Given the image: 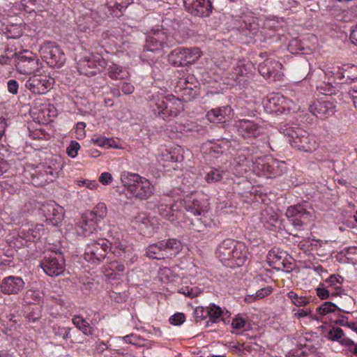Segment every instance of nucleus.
<instances>
[{
	"label": "nucleus",
	"mask_w": 357,
	"mask_h": 357,
	"mask_svg": "<svg viewBox=\"0 0 357 357\" xmlns=\"http://www.w3.org/2000/svg\"><path fill=\"white\" fill-rule=\"evenodd\" d=\"M185 317L184 314L177 312V313L174 314V315H172L169 318V321L170 324L175 325V326H178V325L182 324L185 321Z\"/></svg>",
	"instance_id": "6e6d98bb"
},
{
	"label": "nucleus",
	"mask_w": 357,
	"mask_h": 357,
	"mask_svg": "<svg viewBox=\"0 0 357 357\" xmlns=\"http://www.w3.org/2000/svg\"><path fill=\"white\" fill-rule=\"evenodd\" d=\"M180 292L190 298L195 297L197 295V293L195 292L192 288H190L189 287L181 288Z\"/></svg>",
	"instance_id": "338daca9"
},
{
	"label": "nucleus",
	"mask_w": 357,
	"mask_h": 357,
	"mask_svg": "<svg viewBox=\"0 0 357 357\" xmlns=\"http://www.w3.org/2000/svg\"><path fill=\"white\" fill-rule=\"evenodd\" d=\"M53 78L46 75H36L29 78L26 82V87L32 93L36 94H45L53 86Z\"/></svg>",
	"instance_id": "4468645a"
},
{
	"label": "nucleus",
	"mask_w": 357,
	"mask_h": 357,
	"mask_svg": "<svg viewBox=\"0 0 357 357\" xmlns=\"http://www.w3.org/2000/svg\"><path fill=\"white\" fill-rule=\"evenodd\" d=\"M111 242L105 238H99L89 243L85 248L84 259L93 264H99L108 254Z\"/></svg>",
	"instance_id": "39448f33"
},
{
	"label": "nucleus",
	"mask_w": 357,
	"mask_h": 357,
	"mask_svg": "<svg viewBox=\"0 0 357 357\" xmlns=\"http://www.w3.org/2000/svg\"><path fill=\"white\" fill-rule=\"evenodd\" d=\"M343 278L339 275H331L328 278L325 280L328 284V287H334L335 291L331 293L332 296H340L342 294V289L340 287H337V284H342L343 282Z\"/></svg>",
	"instance_id": "2f4dec72"
},
{
	"label": "nucleus",
	"mask_w": 357,
	"mask_h": 357,
	"mask_svg": "<svg viewBox=\"0 0 357 357\" xmlns=\"http://www.w3.org/2000/svg\"><path fill=\"white\" fill-rule=\"evenodd\" d=\"M24 316L29 323H35L41 318V312L39 307L35 306L24 312Z\"/></svg>",
	"instance_id": "58836bf2"
},
{
	"label": "nucleus",
	"mask_w": 357,
	"mask_h": 357,
	"mask_svg": "<svg viewBox=\"0 0 357 357\" xmlns=\"http://www.w3.org/2000/svg\"><path fill=\"white\" fill-rule=\"evenodd\" d=\"M166 258L174 257L182 250V243L176 238H169L162 241Z\"/></svg>",
	"instance_id": "cd10ccee"
},
{
	"label": "nucleus",
	"mask_w": 357,
	"mask_h": 357,
	"mask_svg": "<svg viewBox=\"0 0 357 357\" xmlns=\"http://www.w3.org/2000/svg\"><path fill=\"white\" fill-rule=\"evenodd\" d=\"M64 211L61 206H59L55 210V213H52L51 216L49 217L47 220H45L47 225H51L54 227H58L63 220Z\"/></svg>",
	"instance_id": "f704fd0d"
},
{
	"label": "nucleus",
	"mask_w": 357,
	"mask_h": 357,
	"mask_svg": "<svg viewBox=\"0 0 357 357\" xmlns=\"http://www.w3.org/2000/svg\"><path fill=\"white\" fill-rule=\"evenodd\" d=\"M15 63L17 70L22 75L35 73L41 68V62L31 52L24 50L15 55Z\"/></svg>",
	"instance_id": "423d86ee"
},
{
	"label": "nucleus",
	"mask_w": 357,
	"mask_h": 357,
	"mask_svg": "<svg viewBox=\"0 0 357 357\" xmlns=\"http://www.w3.org/2000/svg\"><path fill=\"white\" fill-rule=\"evenodd\" d=\"M226 75L225 78L228 79L226 82L227 84L234 85L235 83L241 84L240 77H238L237 74H236L235 67L233 68L231 72L227 73Z\"/></svg>",
	"instance_id": "864d4df0"
},
{
	"label": "nucleus",
	"mask_w": 357,
	"mask_h": 357,
	"mask_svg": "<svg viewBox=\"0 0 357 357\" xmlns=\"http://www.w3.org/2000/svg\"><path fill=\"white\" fill-rule=\"evenodd\" d=\"M148 105L151 112L163 120L177 116L183 110V105L178 98L173 97L166 100L163 96L156 93L149 98Z\"/></svg>",
	"instance_id": "f257e3e1"
},
{
	"label": "nucleus",
	"mask_w": 357,
	"mask_h": 357,
	"mask_svg": "<svg viewBox=\"0 0 357 357\" xmlns=\"http://www.w3.org/2000/svg\"><path fill=\"white\" fill-rule=\"evenodd\" d=\"M222 173L220 169L210 167L206 172L205 180L208 183L220 181L222 178Z\"/></svg>",
	"instance_id": "e433bc0d"
},
{
	"label": "nucleus",
	"mask_w": 357,
	"mask_h": 357,
	"mask_svg": "<svg viewBox=\"0 0 357 357\" xmlns=\"http://www.w3.org/2000/svg\"><path fill=\"white\" fill-rule=\"evenodd\" d=\"M344 331L338 327H333L328 332V338L333 341H340L344 336Z\"/></svg>",
	"instance_id": "3c124183"
},
{
	"label": "nucleus",
	"mask_w": 357,
	"mask_h": 357,
	"mask_svg": "<svg viewBox=\"0 0 357 357\" xmlns=\"http://www.w3.org/2000/svg\"><path fill=\"white\" fill-rule=\"evenodd\" d=\"M86 127V123L84 122H78L76 124V132L81 137H84L85 135L84 128Z\"/></svg>",
	"instance_id": "774afa93"
},
{
	"label": "nucleus",
	"mask_w": 357,
	"mask_h": 357,
	"mask_svg": "<svg viewBox=\"0 0 357 357\" xmlns=\"http://www.w3.org/2000/svg\"><path fill=\"white\" fill-rule=\"evenodd\" d=\"M173 45V39L164 30H151L146 37V44L142 56L153 61L162 54L164 47Z\"/></svg>",
	"instance_id": "f03ea898"
},
{
	"label": "nucleus",
	"mask_w": 357,
	"mask_h": 357,
	"mask_svg": "<svg viewBox=\"0 0 357 357\" xmlns=\"http://www.w3.org/2000/svg\"><path fill=\"white\" fill-rule=\"evenodd\" d=\"M192 229L198 232L203 231L206 227V225L203 222L201 218H195L191 222Z\"/></svg>",
	"instance_id": "5fc2aeb1"
},
{
	"label": "nucleus",
	"mask_w": 357,
	"mask_h": 357,
	"mask_svg": "<svg viewBox=\"0 0 357 357\" xmlns=\"http://www.w3.org/2000/svg\"><path fill=\"white\" fill-rule=\"evenodd\" d=\"M135 227L144 236H152L158 229V222L155 218H149L144 213H139L133 220Z\"/></svg>",
	"instance_id": "2eb2a0df"
},
{
	"label": "nucleus",
	"mask_w": 357,
	"mask_h": 357,
	"mask_svg": "<svg viewBox=\"0 0 357 357\" xmlns=\"http://www.w3.org/2000/svg\"><path fill=\"white\" fill-rule=\"evenodd\" d=\"M282 64L273 59H268L258 66L259 73L265 78L278 79L280 76Z\"/></svg>",
	"instance_id": "f3484780"
},
{
	"label": "nucleus",
	"mask_w": 357,
	"mask_h": 357,
	"mask_svg": "<svg viewBox=\"0 0 357 357\" xmlns=\"http://www.w3.org/2000/svg\"><path fill=\"white\" fill-rule=\"evenodd\" d=\"M337 79L342 83H348V81L354 82L357 80V66L344 65L342 70L337 73Z\"/></svg>",
	"instance_id": "a878e982"
},
{
	"label": "nucleus",
	"mask_w": 357,
	"mask_h": 357,
	"mask_svg": "<svg viewBox=\"0 0 357 357\" xmlns=\"http://www.w3.org/2000/svg\"><path fill=\"white\" fill-rule=\"evenodd\" d=\"M107 75L114 80H127L130 74L128 71L123 67L112 63L107 68Z\"/></svg>",
	"instance_id": "c85d7f7f"
},
{
	"label": "nucleus",
	"mask_w": 357,
	"mask_h": 357,
	"mask_svg": "<svg viewBox=\"0 0 357 357\" xmlns=\"http://www.w3.org/2000/svg\"><path fill=\"white\" fill-rule=\"evenodd\" d=\"M24 282L20 277L10 275L2 280L0 290L4 294H17L24 289Z\"/></svg>",
	"instance_id": "a211bd4d"
},
{
	"label": "nucleus",
	"mask_w": 357,
	"mask_h": 357,
	"mask_svg": "<svg viewBox=\"0 0 357 357\" xmlns=\"http://www.w3.org/2000/svg\"><path fill=\"white\" fill-rule=\"evenodd\" d=\"M39 52L43 59L50 67L60 68L66 62L64 53L54 43H45L40 47Z\"/></svg>",
	"instance_id": "0eeeda50"
},
{
	"label": "nucleus",
	"mask_w": 357,
	"mask_h": 357,
	"mask_svg": "<svg viewBox=\"0 0 357 357\" xmlns=\"http://www.w3.org/2000/svg\"><path fill=\"white\" fill-rule=\"evenodd\" d=\"M80 149L79 144L76 141H71L69 146L66 149V153L68 156L75 158L77 155L78 151Z\"/></svg>",
	"instance_id": "603ef678"
},
{
	"label": "nucleus",
	"mask_w": 357,
	"mask_h": 357,
	"mask_svg": "<svg viewBox=\"0 0 357 357\" xmlns=\"http://www.w3.org/2000/svg\"><path fill=\"white\" fill-rule=\"evenodd\" d=\"M236 241L227 238L223 240L218 245L216 250L217 257L222 261V264L226 265H231V262H228L231 257L234 248L236 244Z\"/></svg>",
	"instance_id": "4be33fe9"
},
{
	"label": "nucleus",
	"mask_w": 357,
	"mask_h": 357,
	"mask_svg": "<svg viewBox=\"0 0 357 357\" xmlns=\"http://www.w3.org/2000/svg\"><path fill=\"white\" fill-rule=\"evenodd\" d=\"M283 253H287V252L280 248H273L268 252L267 259L268 260V262L274 266L275 268H277L278 265H280L282 259L284 257Z\"/></svg>",
	"instance_id": "7c9ffc66"
},
{
	"label": "nucleus",
	"mask_w": 357,
	"mask_h": 357,
	"mask_svg": "<svg viewBox=\"0 0 357 357\" xmlns=\"http://www.w3.org/2000/svg\"><path fill=\"white\" fill-rule=\"evenodd\" d=\"M107 210L104 203L98 204L93 209L82 218L81 226L85 236L96 230L98 223L107 215Z\"/></svg>",
	"instance_id": "9d476101"
},
{
	"label": "nucleus",
	"mask_w": 357,
	"mask_h": 357,
	"mask_svg": "<svg viewBox=\"0 0 357 357\" xmlns=\"http://www.w3.org/2000/svg\"><path fill=\"white\" fill-rule=\"evenodd\" d=\"M260 220L266 229L271 230L275 227L278 217L272 208L266 207L261 211Z\"/></svg>",
	"instance_id": "bb28decb"
},
{
	"label": "nucleus",
	"mask_w": 357,
	"mask_h": 357,
	"mask_svg": "<svg viewBox=\"0 0 357 357\" xmlns=\"http://www.w3.org/2000/svg\"><path fill=\"white\" fill-rule=\"evenodd\" d=\"M208 312H209V314L208 316L209 319L208 321H206V327L210 326V323H217L220 320H222V321L226 323L225 319L228 318L230 316V313L228 311L224 312V311L222 310L220 307L216 305L214 303H211L208 306Z\"/></svg>",
	"instance_id": "393cba45"
},
{
	"label": "nucleus",
	"mask_w": 357,
	"mask_h": 357,
	"mask_svg": "<svg viewBox=\"0 0 357 357\" xmlns=\"http://www.w3.org/2000/svg\"><path fill=\"white\" fill-rule=\"evenodd\" d=\"M183 204L182 199L174 202V204L168 205L165 203H160L158 206V213L164 219L174 222L178 220L182 214Z\"/></svg>",
	"instance_id": "dca6fc26"
},
{
	"label": "nucleus",
	"mask_w": 357,
	"mask_h": 357,
	"mask_svg": "<svg viewBox=\"0 0 357 357\" xmlns=\"http://www.w3.org/2000/svg\"><path fill=\"white\" fill-rule=\"evenodd\" d=\"M315 348L311 347L308 349V351H307L306 347L304 350H302L300 354H298V357H316L315 354Z\"/></svg>",
	"instance_id": "69168bd1"
},
{
	"label": "nucleus",
	"mask_w": 357,
	"mask_h": 357,
	"mask_svg": "<svg viewBox=\"0 0 357 357\" xmlns=\"http://www.w3.org/2000/svg\"><path fill=\"white\" fill-rule=\"evenodd\" d=\"M183 208L195 216H199L207 212L208 203L205 199L182 200Z\"/></svg>",
	"instance_id": "b1692460"
},
{
	"label": "nucleus",
	"mask_w": 357,
	"mask_h": 357,
	"mask_svg": "<svg viewBox=\"0 0 357 357\" xmlns=\"http://www.w3.org/2000/svg\"><path fill=\"white\" fill-rule=\"evenodd\" d=\"M335 310H339L345 313L349 312L347 311L340 310L335 303L332 302H325L321 306L317 308V311L321 315H325L329 312H335Z\"/></svg>",
	"instance_id": "ea45409f"
},
{
	"label": "nucleus",
	"mask_w": 357,
	"mask_h": 357,
	"mask_svg": "<svg viewBox=\"0 0 357 357\" xmlns=\"http://www.w3.org/2000/svg\"><path fill=\"white\" fill-rule=\"evenodd\" d=\"M317 296L322 300L326 299L330 296V293L326 289L324 284H319V287L316 289Z\"/></svg>",
	"instance_id": "13d9d810"
},
{
	"label": "nucleus",
	"mask_w": 357,
	"mask_h": 357,
	"mask_svg": "<svg viewBox=\"0 0 357 357\" xmlns=\"http://www.w3.org/2000/svg\"><path fill=\"white\" fill-rule=\"evenodd\" d=\"M283 255L284 256V257L282 259L280 265H278L276 269L283 270L287 273H290L295 268L294 259L287 252L283 253Z\"/></svg>",
	"instance_id": "72a5a7b5"
},
{
	"label": "nucleus",
	"mask_w": 357,
	"mask_h": 357,
	"mask_svg": "<svg viewBox=\"0 0 357 357\" xmlns=\"http://www.w3.org/2000/svg\"><path fill=\"white\" fill-rule=\"evenodd\" d=\"M41 174L43 176H46L45 181H52L54 178H56L58 176V170L57 168H53L50 165H43V169L40 171Z\"/></svg>",
	"instance_id": "79ce46f5"
},
{
	"label": "nucleus",
	"mask_w": 357,
	"mask_h": 357,
	"mask_svg": "<svg viewBox=\"0 0 357 357\" xmlns=\"http://www.w3.org/2000/svg\"><path fill=\"white\" fill-rule=\"evenodd\" d=\"M73 322L75 326L82 331L84 334L89 335L91 334V327L89 324L82 317L75 316L73 319Z\"/></svg>",
	"instance_id": "c9c22d12"
},
{
	"label": "nucleus",
	"mask_w": 357,
	"mask_h": 357,
	"mask_svg": "<svg viewBox=\"0 0 357 357\" xmlns=\"http://www.w3.org/2000/svg\"><path fill=\"white\" fill-rule=\"evenodd\" d=\"M59 206L56 205L55 203H47L42 206L40 211L43 215L45 217L46 220L51 216L52 213H55V210Z\"/></svg>",
	"instance_id": "49530a36"
},
{
	"label": "nucleus",
	"mask_w": 357,
	"mask_h": 357,
	"mask_svg": "<svg viewBox=\"0 0 357 357\" xmlns=\"http://www.w3.org/2000/svg\"><path fill=\"white\" fill-rule=\"evenodd\" d=\"M134 89H135V88H134L133 85L131 84L130 83L127 82H123L122 83L121 91L124 94H126V95L131 94L134 91Z\"/></svg>",
	"instance_id": "0e129e2a"
},
{
	"label": "nucleus",
	"mask_w": 357,
	"mask_h": 357,
	"mask_svg": "<svg viewBox=\"0 0 357 357\" xmlns=\"http://www.w3.org/2000/svg\"><path fill=\"white\" fill-rule=\"evenodd\" d=\"M335 105L328 100H317L310 106V111L314 115L328 117L335 112Z\"/></svg>",
	"instance_id": "5701e85b"
},
{
	"label": "nucleus",
	"mask_w": 357,
	"mask_h": 357,
	"mask_svg": "<svg viewBox=\"0 0 357 357\" xmlns=\"http://www.w3.org/2000/svg\"><path fill=\"white\" fill-rule=\"evenodd\" d=\"M43 227L42 225H36L34 229H29L25 235L27 241H35L40 238L43 234Z\"/></svg>",
	"instance_id": "4c0bfd02"
},
{
	"label": "nucleus",
	"mask_w": 357,
	"mask_h": 357,
	"mask_svg": "<svg viewBox=\"0 0 357 357\" xmlns=\"http://www.w3.org/2000/svg\"><path fill=\"white\" fill-rule=\"evenodd\" d=\"M128 4L129 3L124 1V0H109L107 1V5L109 8L118 10L120 12L125 10L128 7Z\"/></svg>",
	"instance_id": "8fccbe9b"
},
{
	"label": "nucleus",
	"mask_w": 357,
	"mask_h": 357,
	"mask_svg": "<svg viewBox=\"0 0 357 357\" xmlns=\"http://www.w3.org/2000/svg\"><path fill=\"white\" fill-rule=\"evenodd\" d=\"M91 141L99 146L101 147H112L114 141L112 139H109L103 136H94Z\"/></svg>",
	"instance_id": "37998d69"
},
{
	"label": "nucleus",
	"mask_w": 357,
	"mask_h": 357,
	"mask_svg": "<svg viewBox=\"0 0 357 357\" xmlns=\"http://www.w3.org/2000/svg\"><path fill=\"white\" fill-rule=\"evenodd\" d=\"M19 84L15 79H9L7 82L8 91L13 94L16 95L18 93Z\"/></svg>",
	"instance_id": "4d7b16f0"
},
{
	"label": "nucleus",
	"mask_w": 357,
	"mask_h": 357,
	"mask_svg": "<svg viewBox=\"0 0 357 357\" xmlns=\"http://www.w3.org/2000/svg\"><path fill=\"white\" fill-rule=\"evenodd\" d=\"M112 181V176L109 172H103L99 177V181L103 185H108Z\"/></svg>",
	"instance_id": "e2e57ef3"
},
{
	"label": "nucleus",
	"mask_w": 357,
	"mask_h": 357,
	"mask_svg": "<svg viewBox=\"0 0 357 357\" xmlns=\"http://www.w3.org/2000/svg\"><path fill=\"white\" fill-rule=\"evenodd\" d=\"M40 266L49 276L62 274L65 270V260L61 252L46 253L40 262Z\"/></svg>",
	"instance_id": "6e6552de"
},
{
	"label": "nucleus",
	"mask_w": 357,
	"mask_h": 357,
	"mask_svg": "<svg viewBox=\"0 0 357 357\" xmlns=\"http://www.w3.org/2000/svg\"><path fill=\"white\" fill-rule=\"evenodd\" d=\"M53 333L56 337H61L63 340L70 338V328L63 326H54Z\"/></svg>",
	"instance_id": "c03bdc74"
},
{
	"label": "nucleus",
	"mask_w": 357,
	"mask_h": 357,
	"mask_svg": "<svg viewBox=\"0 0 357 357\" xmlns=\"http://www.w3.org/2000/svg\"><path fill=\"white\" fill-rule=\"evenodd\" d=\"M208 314V306L206 307H204L202 306L197 307L194 311V316L197 321L206 319Z\"/></svg>",
	"instance_id": "09e8293b"
},
{
	"label": "nucleus",
	"mask_w": 357,
	"mask_h": 357,
	"mask_svg": "<svg viewBox=\"0 0 357 357\" xmlns=\"http://www.w3.org/2000/svg\"><path fill=\"white\" fill-rule=\"evenodd\" d=\"M235 69L236 74L238 75V77H239L241 80V84L247 82L252 75L244 65H238L235 67Z\"/></svg>",
	"instance_id": "a18cd8bd"
},
{
	"label": "nucleus",
	"mask_w": 357,
	"mask_h": 357,
	"mask_svg": "<svg viewBox=\"0 0 357 357\" xmlns=\"http://www.w3.org/2000/svg\"><path fill=\"white\" fill-rule=\"evenodd\" d=\"M212 10L211 0H192L188 7V10L192 15L200 17H208Z\"/></svg>",
	"instance_id": "aec40b11"
},
{
	"label": "nucleus",
	"mask_w": 357,
	"mask_h": 357,
	"mask_svg": "<svg viewBox=\"0 0 357 357\" xmlns=\"http://www.w3.org/2000/svg\"><path fill=\"white\" fill-rule=\"evenodd\" d=\"M288 297L291 300L292 303L298 306H305L309 303V299L305 296H298L297 294L291 291L287 294Z\"/></svg>",
	"instance_id": "a19ab883"
},
{
	"label": "nucleus",
	"mask_w": 357,
	"mask_h": 357,
	"mask_svg": "<svg viewBox=\"0 0 357 357\" xmlns=\"http://www.w3.org/2000/svg\"><path fill=\"white\" fill-rule=\"evenodd\" d=\"M121 179L127 191L136 199L146 200L153 194L150 181L137 174L124 172Z\"/></svg>",
	"instance_id": "7ed1b4c3"
},
{
	"label": "nucleus",
	"mask_w": 357,
	"mask_h": 357,
	"mask_svg": "<svg viewBox=\"0 0 357 357\" xmlns=\"http://www.w3.org/2000/svg\"><path fill=\"white\" fill-rule=\"evenodd\" d=\"M146 255L148 257L155 259L166 258L162 241L151 244L146 248Z\"/></svg>",
	"instance_id": "c756f323"
},
{
	"label": "nucleus",
	"mask_w": 357,
	"mask_h": 357,
	"mask_svg": "<svg viewBox=\"0 0 357 357\" xmlns=\"http://www.w3.org/2000/svg\"><path fill=\"white\" fill-rule=\"evenodd\" d=\"M288 136L289 142L294 149L304 152H312L317 149L318 144L314 137L310 136L304 130L299 128H287L283 132Z\"/></svg>",
	"instance_id": "20e7f679"
},
{
	"label": "nucleus",
	"mask_w": 357,
	"mask_h": 357,
	"mask_svg": "<svg viewBox=\"0 0 357 357\" xmlns=\"http://www.w3.org/2000/svg\"><path fill=\"white\" fill-rule=\"evenodd\" d=\"M231 326L235 329H241L245 326V320L241 317H237L232 320Z\"/></svg>",
	"instance_id": "052dcab7"
},
{
	"label": "nucleus",
	"mask_w": 357,
	"mask_h": 357,
	"mask_svg": "<svg viewBox=\"0 0 357 357\" xmlns=\"http://www.w3.org/2000/svg\"><path fill=\"white\" fill-rule=\"evenodd\" d=\"M272 291V288L271 287H266L264 288H261L258 290L255 294H246L245 296V301L246 303H252L257 299H261L264 297L268 296Z\"/></svg>",
	"instance_id": "473e14b6"
},
{
	"label": "nucleus",
	"mask_w": 357,
	"mask_h": 357,
	"mask_svg": "<svg viewBox=\"0 0 357 357\" xmlns=\"http://www.w3.org/2000/svg\"><path fill=\"white\" fill-rule=\"evenodd\" d=\"M234 113L232 108L229 106H224L211 109L207 113L208 119L213 123L226 122L234 117Z\"/></svg>",
	"instance_id": "412c9836"
},
{
	"label": "nucleus",
	"mask_w": 357,
	"mask_h": 357,
	"mask_svg": "<svg viewBox=\"0 0 357 357\" xmlns=\"http://www.w3.org/2000/svg\"><path fill=\"white\" fill-rule=\"evenodd\" d=\"M109 268L112 271L123 272L125 267L122 263L114 261L109 264Z\"/></svg>",
	"instance_id": "680f3d73"
},
{
	"label": "nucleus",
	"mask_w": 357,
	"mask_h": 357,
	"mask_svg": "<svg viewBox=\"0 0 357 357\" xmlns=\"http://www.w3.org/2000/svg\"><path fill=\"white\" fill-rule=\"evenodd\" d=\"M238 135L248 142H253L263 135L264 128L253 121L241 119L235 124Z\"/></svg>",
	"instance_id": "ddd939ff"
},
{
	"label": "nucleus",
	"mask_w": 357,
	"mask_h": 357,
	"mask_svg": "<svg viewBox=\"0 0 357 357\" xmlns=\"http://www.w3.org/2000/svg\"><path fill=\"white\" fill-rule=\"evenodd\" d=\"M311 208L307 202L289 206L286 216L294 227L300 228L306 224L312 216Z\"/></svg>",
	"instance_id": "9b49d317"
},
{
	"label": "nucleus",
	"mask_w": 357,
	"mask_h": 357,
	"mask_svg": "<svg viewBox=\"0 0 357 357\" xmlns=\"http://www.w3.org/2000/svg\"><path fill=\"white\" fill-rule=\"evenodd\" d=\"M248 255L249 252L247 246L244 243L237 241L231 257L228 261V262H231V265L227 266L231 268L241 266L248 260Z\"/></svg>",
	"instance_id": "6ab92c4d"
},
{
	"label": "nucleus",
	"mask_w": 357,
	"mask_h": 357,
	"mask_svg": "<svg viewBox=\"0 0 357 357\" xmlns=\"http://www.w3.org/2000/svg\"><path fill=\"white\" fill-rule=\"evenodd\" d=\"M126 247L121 243H111L109 251H112V253L119 257H121L126 252Z\"/></svg>",
	"instance_id": "de8ad7c7"
},
{
	"label": "nucleus",
	"mask_w": 357,
	"mask_h": 357,
	"mask_svg": "<svg viewBox=\"0 0 357 357\" xmlns=\"http://www.w3.org/2000/svg\"><path fill=\"white\" fill-rule=\"evenodd\" d=\"M278 100L279 98L276 96L270 98L268 99V103L266 105V107L268 108L271 112H277L280 111V109L277 108Z\"/></svg>",
	"instance_id": "bf43d9fd"
},
{
	"label": "nucleus",
	"mask_w": 357,
	"mask_h": 357,
	"mask_svg": "<svg viewBox=\"0 0 357 357\" xmlns=\"http://www.w3.org/2000/svg\"><path fill=\"white\" fill-rule=\"evenodd\" d=\"M107 66L105 59L99 55L84 57L77 63V69L80 74L91 77L100 73Z\"/></svg>",
	"instance_id": "f8f14e48"
},
{
	"label": "nucleus",
	"mask_w": 357,
	"mask_h": 357,
	"mask_svg": "<svg viewBox=\"0 0 357 357\" xmlns=\"http://www.w3.org/2000/svg\"><path fill=\"white\" fill-rule=\"evenodd\" d=\"M202 52L199 47L177 48L169 54V60L173 61L176 66H185L195 63L202 56Z\"/></svg>",
	"instance_id": "1a4fd4ad"
}]
</instances>
